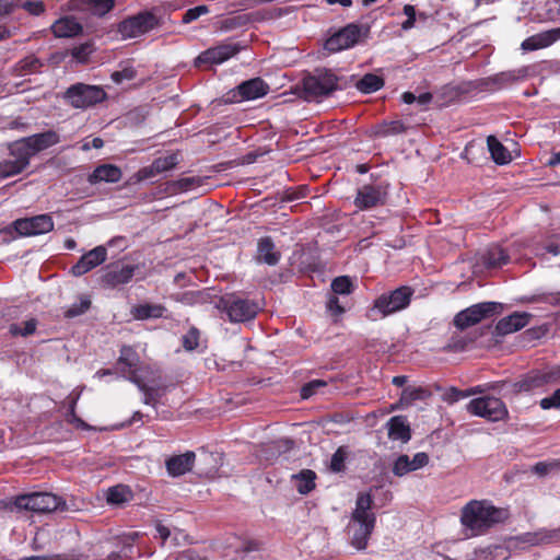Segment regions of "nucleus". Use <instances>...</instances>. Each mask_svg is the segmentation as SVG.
Segmentation results:
<instances>
[{
  "label": "nucleus",
  "mask_w": 560,
  "mask_h": 560,
  "mask_svg": "<svg viewBox=\"0 0 560 560\" xmlns=\"http://www.w3.org/2000/svg\"><path fill=\"white\" fill-rule=\"evenodd\" d=\"M487 145L494 163L504 165L512 161L509 150L494 136L487 138Z\"/></svg>",
  "instance_id": "72a5a7b5"
},
{
  "label": "nucleus",
  "mask_w": 560,
  "mask_h": 560,
  "mask_svg": "<svg viewBox=\"0 0 560 560\" xmlns=\"http://www.w3.org/2000/svg\"><path fill=\"white\" fill-rule=\"evenodd\" d=\"M133 498L129 487L124 485H117L110 487L106 492V500L112 505H121L131 501Z\"/></svg>",
  "instance_id": "e433bc0d"
},
{
  "label": "nucleus",
  "mask_w": 560,
  "mask_h": 560,
  "mask_svg": "<svg viewBox=\"0 0 560 560\" xmlns=\"http://www.w3.org/2000/svg\"><path fill=\"white\" fill-rule=\"evenodd\" d=\"M347 452L343 447H339L331 456L330 469L335 472H340L345 469V460Z\"/></svg>",
  "instance_id": "09e8293b"
},
{
  "label": "nucleus",
  "mask_w": 560,
  "mask_h": 560,
  "mask_svg": "<svg viewBox=\"0 0 560 560\" xmlns=\"http://www.w3.org/2000/svg\"><path fill=\"white\" fill-rule=\"evenodd\" d=\"M136 77V71L132 68H125L121 71L112 73V80L115 83H121L124 80H132Z\"/></svg>",
  "instance_id": "13d9d810"
},
{
  "label": "nucleus",
  "mask_w": 560,
  "mask_h": 560,
  "mask_svg": "<svg viewBox=\"0 0 560 560\" xmlns=\"http://www.w3.org/2000/svg\"><path fill=\"white\" fill-rule=\"evenodd\" d=\"M410 459L415 470L425 467L430 462L429 455L425 452H419Z\"/></svg>",
  "instance_id": "680f3d73"
},
{
  "label": "nucleus",
  "mask_w": 560,
  "mask_h": 560,
  "mask_svg": "<svg viewBox=\"0 0 560 560\" xmlns=\"http://www.w3.org/2000/svg\"><path fill=\"white\" fill-rule=\"evenodd\" d=\"M37 327V320L34 318H31L23 323V327H21L18 324H12L10 326V334L13 336H30L33 335Z\"/></svg>",
  "instance_id": "c03bdc74"
},
{
  "label": "nucleus",
  "mask_w": 560,
  "mask_h": 560,
  "mask_svg": "<svg viewBox=\"0 0 560 560\" xmlns=\"http://www.w3.org/2000/svg\"><path fill=\"white\" fill-rule=\"evenodd\" d=\"M499 308L500 304L497 302L474 304L455 315L453 320L454 326L459 330H464L495 314Z\"/></svg>",
  "instance_id": "9d476101"
},
{
  "label": "nucleus",
  "mask_w": 560,
  "mask_h": 560,
  "mask_svg": "<svg viewBox=\"0 0 560 560\" xmlns=\"http://www.w3.org/2000/svg\"><path fill=\"white\" fill-rule=\"evenodd\" d=\"M243 100H256L268 93L269 86L260 78L250 79L237 86Z\"/></svg>",
  "instance_id": "cd10ccee"
},
{
  "label": "nucleus",
  "mask_w": 560,
  "mask_h": 560,
  "mask_svg": "<svg viewBox=\"0 0 560 560\" xmlns=\"http://www.w3.org/2000/svg\"><path fill=\"white\" fill-rule=\"evenodd\" d=\"M529 74L528 67L502 71L485 79V86L490 90L509 88L518 81L525 80Z\"/></svg>",
  "instance_id": "f3484780"
},
{
  "label": "nucleus",
  "mask_w": 560,
  "mask_h": 560,
  "mask_svg": "<svg viewBox=\"0 0 560 560\" xmlns=\"http://www.w3.org/2000/svg\"><path fill=\"white\" fill-rule=\"evenodd\" d=\"M539 406L544 410L560 409V388L556 389L551 396L540 399Z\"/></svg>",
  "instance_id": "5fc2aeb1"
},
{
  "label": "nucleus",
  "mask_w": 560,
  "mask_h": 560,
  "mask_svg": "<svg viewBox=\"0 0 560 560\" xmlns=\"http://www.w3.org/2000/svg\"><path fill=\"white\" fill-rule=\"evenodd\" d=\"M280 253L276 250V246L271 237L265 236L257 244V260L269 266H275L280 260Z\"/></svg>",
  "instance_id": "bb28decb"
},
{
  "label": "nucleus",
  "mask_w": 560,
  "mask_h": 560,
  "mask_svg": "<svg viewBox=\"0 0 560 560\" xmlns=\"http://www.w3.org/2000/svg\"><path fill=\"white\" fill-rule=\"evenodd\" d=\"M155 172L159 174L174 168L178 164V156L175 153L155 159L153 162Z\"/></svg>",
  "instance_id": "a19ab883"
},
{
  "label": "nucleus",
  "mask_w": 560,
  "mask_h": 560,
  "mask_svg": "<svg viewBox=\"0 0 560 560\" xmlns=\"http://www.w3.org/2000/svg\"><path fill=\"white\" fill-rule=\"evenodd\" d=\"M107 258V249L100 245L89 250L80 257L75 265L71 267L70 272L74 277H81L97 266L102 265Z\"/></svg>",
  "instance_id": "a211bd4d"
},
{
  "label": "nucleus",
  "mask_w": 560,
  "mask_h": 560,
  "mask_svg": "<svg viewBox=\"0 0 560 560\" xmlns=\"http://www.w3.org/2000/svg\"><path fill=\"white\" fill-rule=\"evenodd\" d=\"M166 307L162 304H138L132 307L131 314L135 319L145 320L151 318H161L164 317V313L166 312Z\"/></svg>",
  "instance_id": "2f4dec72"
},
{
  "label": "nucleus",
  "mask_w": 560,
  "mask_h": 560,
  "mask_svg": "<svg viewBox=\"0 0 560 560\" xmlns=\"http://www.w3.org/2000/svg\"><path fill=\"white\" fill-rule=\"evenodd\" d=\"M18 511H31L34 513H51L55 511L65 512L69 509L67 502L50 492H33L18 495L13 501Z\"/></svg>",
  "instance_id": "7ed1b4c3"
},
{
  "label": "nucleus",
  "mask_w": 560,
  "mask_h": 560,
  "mask_svg": "<svg viewBox=\"0 0 560 560\" xmlns=\"http://www.w3.org/2000/svg\"><path fill=\"white\" fill-rule=\"evenodd\" d=\"M481 260L488 268L501 267L509 261V255L499 245H491L482 254Z\"/></svg>",
  "instance_id": "473e14b6"
},
{
  "label": "nucleus",
  "mask_w": 560,
  "mask_h": 560,
  "mask_svg": "<svg viewBox=\"0 0 560 560\" xmlns=\"http://www.w3.org/2000/svg\"><path fill=\"white\" fill-rule=\"evenodd\" d=\"M74 10L85 14L103 16L114 7V0H72Z\"/></svg>",
  "instance_id": "b1692460"
},
{
  "label": "nucleus",
  "mask_w": 560,
  "mask_h": 560,
  "mask_svg": "<svg viewBox=\"0 0 560 560\" xmlns=\"http://www.w3.org/2000/svg\"><path fill=\"white\" fill-rule=\"evenodd\" d=\"M339 79L330 71H318L314 75H308L303 80V92L306 101H318L329 96L332 92L340 89Z\"/></svg>",
  "instance_id": "39448f33"
},
{
  "label": "nucleus",
  "mask_w": 560,
  "mask_h": 560,
  "mask_svg": "<svg viewBox=\"0 0 560 560\" xmlns=\"http://www.w3.org/2000/svg\"><path fill=\"white\" fill-rule=\"evenodd\" d=\"M217 307L228 315L232 323H244L252 320L259 312V305L249 299L235 294L225 295L220 299Z\"/></svg>",
  "instance_id": "20e7f679"
},
{
  "label": "nucleus",
  "mask_w": 560,
  "mask_h": 560,
  "mask_svg": "<svg viewBox=\"0 0 560 560\" xmlns=\"http://www.w3.org/2000/svg\"><path fill=\"white\" fill-rule=\"evenodd\" d=\"M373 498L368 492H361L355 500V508L351 513L348 525L351 532V545L359 550L365 549L374 530L376 516L372 512Z\"/></svg>",
  "instance_id": "f03ea898"
},
{
  "label": "nucleus",
  "mask_w": 560,
  "mask_h": 560,
  "mask_svg": "<svg viewBox=\"0 0 560 560\" xmlns=\"http://www.w3.org/2000/svg\"><path fill=\"white\" fill-rule=\"evenodd\" d=\"M140 358L136 350L130 346H122L120 349L119 358L117 360V364L125 365L124 369H121V372L124 373L125 378L127 380V376H130L132 372L138 374V371L141 369H138Z\"/></svg>",
  "instance_id": "c85d7f7f"
},
{
  "label": "nucleus",
  "mask_w": 560,
  "mask_h": 560,
  "mask_svg": "<svg viewBox=\"0 0 560 560\" xmlns=\"http://www.w3.org/2000/svg\"><path fill=\"white\" fill-rule=\"evenodd\" d=\"M494 384H488V385H477L474 387H469L465 389V397L468 398L474 395L483 394L487 389L494 388Z\"/></svg>",
  "instance_id": "e2e57ef3"
},
{
  "label": "nucleus",
  "mask_w": 560,
  "mask_h": 560,
  "mask_svg": "<svg viewBox=\"0 0 560 560\" xmlns=\"http://www.w3.org/2000/svg\"><path fill=\"white\" fill-rule=\"evenodd\" d=\"M327 308L335 315L345 313V308L340 305L338 298L331 296L327 302Z\"/></svg>",
  "instance_id": "69168bd1"
},
{
  "label": "nucleus",
  "mask_w": 560,
  "mask_h": 560,
  "mask_svg": "<svg viewBox=\"0 0 560 560\" xmlns=\"http://www.w3.org/2000/svg\"><path fill=\"white\" fill-rule=\"evenodd\" d=\"M327 384L325 381H322V380H313L308 383H306L302 388H301V397L303 399H308L310 397H312L318 388L320 387H325Z\"/></svg>",
  "instance_id": "864d4df0"
},
{
  "label": "nucleus",
  "mask_w": 560,
  "mask_h": 560,
  "mask_svg": "<svg viewBox=\"0 0 560 560\" xmlns=\"http://www.w3.org/2000/svg\"><path fill=\"white\" fill-rule=\"evenodd\" d=\"M388 186L385 182H375L360 186L353 201L354 206L359 210H369L384 206L388 199Z\"/></svg>",
  "instance_id": "1a4fd4ad"
},
{
  "label": "nucleus",
  "mask_w": 560,
  "mask_h": 560,
  "mask_svg": "<svg viewBox=\"0 0 560 560\" xmlns=\"http://www.w3.org/2000/svg\"><path fill=\"white\" fill-rule=\"evenodd\" d=\"M406 130L405 124L400 120H394L385 124L378 133L383 137L402 133Z\"/></svg>",
  "instance_id": "3c124183"
},
{
  "label": "nucleus",
  "mask_w": 560,
  "mask_h": 560,
  "mask_svg": "<svg viewBox=\"0 0 560 560\" xmlns=\"http://www.w3.org/2000/svg\"><path fill=\"white\" fill-rule=\"evenodd\" d=\"M51 30L56 37H73L82 32V25L74 18L66 16L56 21Z\"/></svg>",
  "instance_id": "c756f323"
},
{
  "label": "nucleus",
  "mask_w": 560,
  "mask_h": 560,
  "mask_svg": "<svg viewBox=\"0 0 560 560\" xmlns=\"http://www.w3.org/2000/svg\"><path fill=\"white\" fill-rule=\"evenodd\" d=\"M469 341H472V339L468 340L459 335H454L451 337L450 342L447 343V349L455 351L464 350Z\"/></svg>",
  "instance_id": "4d7b16f0"
},
{
  "label": "nucleus",
  "mask_w": 560,
  "mask_h": 560,
  "mask_svg": "<svg viewBox=\"0 0 560 560\" xmlns=\"http://www.w3.org/2000/svg\"><path fill=\"white\" fill-rule=\"evenodd\" d=\"M291 478L295 481V488L301 494H307L315 488L316 474L311 469H302Z\"/></svg>",
  "instance_id": "c9c22d12"
},
{
  "label": "nucleus",
  "mask_w": 560,
  "mask_h": 560,
  "mask_svg": "<svg viewBox=\"0 0 560 560\" xmlns=\"http://www.w3.org/2000/svg\"><path fill=\"white\" fill-rule=\"evenodd\" d=\"M122 173L120 168L113 164H102L97 166L89 176L90 184L97 183H117L121 179Z\"/></svg>",
  "instance_id": "a878e982"
},
{
  "label": "nucleus",
  "mask_w": 560,
  "mask_h": 560,
  "mask_svg": "<svg viewBox=\"0 0 560 560\" xmlns=\"http://www.w3.org/2000/svg\"><path fill=\"white\" fill-rule=\"evenodd\" d=\"M20 5L27 12L34 15H38L44 11V4L40 1H21Z\"/></svg>",
  "instance_id": "bf43d9fd"
},
{
  "label": "nucleus",
  "mask_w": 560,
  "mask_h": 560,
  "mask_svg": "<svg viewBox=\"0 0 560 560\" xmlns=\"http://www.w3.org/2000/svg\"><path fill=\"white\" fill-rule=\"evenodd\" d=\"M557 384L551 366L541 370H533L515 383L520 392H534L545 389L547 386Z\"/></svg>",
  "instance_id": "ddd939ff"
},
{
  "label": "nucleus",
  "mask_w": 560,
  "mask_h": 560,
  "mask_svg": "<svg viewBox=\"0 0 560 560\" xmlns=\"http://www.w3.org/2000/svg\"><path fill=\"white\" fill-rule=\"evenodd\" d=\"M466 410L472 416L481 417L492 422L503 420L508 417V409L504 402L493 396L471 399L466 405Z\"/></svg>",
  "instance_id": "6e6552de"
},
{
  "label": "nucleus",
  "mask_w": 560,
  "mask_h": 560,
  "mask_svg": "<svg viewBox=\"0 0 560 560\" xmlns=\"http://www.w3.org/2000/svg\"><path fill=\"white\" fill-rule=\"evenodd\" d=\"M524 541L533 546L558 544L560 542V527L553 529L542 528L535 533H527Z\"/></svg>",
  "instance_id": "7c9ffc66"
},
{
  "label": "nucleus",
  "mask_w": 560,
  "mask_h": 560,
  "mask_svg": "<svg viewBox=\"0 0 560 560\" xmlns=\"http://www.w3.org/2000/svg\"><path fill=\"white\" fill-rule=\"evenodd\" d=\"M508 517L506 510L495 508L486 500H471L462 509L460 523L466 537H475L486 533L495 524Z\"/></svg>",
  "instance_id": "f257e3e1"
},
{
  "label": "nucleus",
  "mask_w": 560,
  "mask_h": 560,
  "mask_svg": "<svg viewBox=\"0 0 560 560\" xmlns=\"http://www.w3.org/2000/svg\"><path fill=\"white\" fill-rule=\"evenodd\" d=\"M360 35V27L355 24H349L326 40L325 49L329 52L348 49L358 43Z\"/></svg>",
  "instance_id": "dca6fc26"
},
{
  "label": "nucleus",
  "mask_w": 560,
  "mask_h": 560,
  "mask_svg": "<svg viewBox=\"0 0 560 560\" xmlns=\"http://www.w3.org/2000/svg\"><path fill=\"white\" fill-rule=\"evenodd\" d=\"M210 12L209 8L205 4L197 5L195 8L188 9L182 19V22L184 24H189L197 19H199L201 15L208 14Z\"/></svg>",
  "instance_id": "de8ad7c7"
},
{
  "label": "nucleus",
  "mask_w": 560,
  "mask_h": 560,
  "mask_svg": "<svg viewBox=\"0 0 560 560\" xmlns=\"http://www.w3.org/2000/svg\"><path fill=\"white\" fill-rule=\"evenodd\" d=\"M158 25L156 16L144 12L124 20L118 25V32L124 38H135L154 30Z\"/></svg>",
  "instance_id": "9b49d317"
},
{
  "label": "nucleus",
  "mask_w": 560,
  "mask_h": 560,
  "mask_svg": "<svg viewBox=\"0 0 560 560\" xmlns=\"http://www.w3.org/2000/svg\"><path fill=\"white\" fill-rule=\"evenodd\" d=\"M127 380L135 384L138 389L143 394V404L152 407H156L161 401L165 387H154L148 385L144 380L135 372L131 373L130 376H127Z\"/></svg>",
  "instance_id": "4be33fe9"
},
{
  "label": "nucleus",
  "mask_w": 560,
  "mask_h": 560,
  "mask_svg": "<svg viewBox=\"0 0 560 560\" xmlns=\"http://www.w3.org/2000/svg\"><path fill=\"white\" fill-rule=\"evenodd\" d=\"M392 471L395 476L402 477V476H405L411 471H416V470L412 467L410 457L406 454H401L395 459V462L393 464Z\"/></svg>",
  "instance_id": "58836bf2"
},
{
  "label": "nucleus",
  "mask_w": 560,
  "mask_h": 560,
  "mask_svg": "<svg viewBox=\"0 0 560 560\" xmlns=\"http://www.w3.org/2000/svg\"><path fill=\"white\" fill-rule=\"evenodd\" d=\"M158 174H159V172H155L154 164L152 163L149 166L140 168L137 172L136 177H137L138 182H142V180L151 179V178L155 177Z\"/></svg>",
  "instance_id": "052dcab7"
},
{
  "label": "nucleus",
  "mask_w": 560,
  "mask_h": 560,
  "mask_svg": "<svg viewBox=\"0 0 560 560\" xmlns=\"http://www.w3.org/2000/svg\"><path fill=\"white\" fill-rule=\"evenodd\" d=\"M59 142L57 132L49 130L15 141L16 151L25 153L30 159L36 153L46 150Z\"/></svg>",
  "instance_id": "f8f14e48"
},
{
  "label": "nucleus",
  "mask_w": 560,
  "mask_h": 560,
  "mask_svg": "<svg viewBox=\"0 0 560 560\" xmlns=\"http://www.w3.org/2000/svg\"><path fill=\"white\" fill-rule=\"evenodd\" d=\"M23 560H74L66 555H51V556H32Z\"/></svg>",
  "instance_id": "774afa93"
},
{
  "label": "nucleus",
  "mask_w": 560,
  "mask_h": 560,
  "mask_svg": "<svg viewBox=\"0 0 560 560\" xmlns=\"http://www.w3.org/2000/svg\"><path fill=\"white\" fill-rule=\"evenodd\" d=\"M557 39L555 32H546L533 35L525 40H523L521 48L524 51H534L537 49H541L548 47Z\"/></svg>",
  "instance_id": "f704fd0d"
},
{
  "label": "nucleus",
  "mask_w": 560,
  "mask_h": 560,
  "mask_svg": "<svg viewBox=\"0 0 560 560\" xmlns=\"http://www.w3.org/2000/svg\"><path fill=\"white\" fill-rule=\"evenodd\" d=\"M40 66V61L35 57H27L22 60V68L30 72H35Z\"/></svg>",
  "instance_id": "0e129e2a"
},
{
  "label": "nucleus",
  "mask_w": 560,
  "mask_h": 560,
  "mask_svg": "<svg viewBox=\"0 0 560 560\" xmlns=\"http://www.w3.org/2000/svg\"><path fill=\"white\" fill-rule=\"evenodd\" d=\"M404 14L407 15V20L401 24V28L408 31L415 26L416 22V9L411 4L404 7Z\"/></svg>",
  "instance_id": "6e6d98bb"
},
{
  "label": "nucleus",
  "mask_w": 560,
  "mask_h": 560,
  "mask_svg": "<svg viewBox=\"0 0 560 560\" xmlns=\"http://www.w3.org/2000/svg\"><path fill=\"white\" fill-rule=\"evenodd\" d=\"M94 47L93 44L90 42L77 45L72 48L71 55L74 59H77L79 62H85L88 61L90 55L93 52Z\"/></svg>",
  "instance_id": "49530a36"
},
{
  "label": "nucleus",
  "mask_w": 560,
  "mask_h": 560,
  "mask_svg": "<svg viewBox=\"0 0 560 560\" xmlns=\"http://www.w3.org/2000/svg\"><path fill=\"white\" fill-rule=\"evenodd\" d=\"M195 459L196 454L192 451H187L184 454L171 456L165 460L166 471L172 477L183 476L192 469Z\"/></svg>",
  "instance_id": "412c9836"
},
{
  "label": "nucleus",
  "mask_w": 560,
  "mask_h": 560,
  "mask_svg": "<svg viewBox=\"0 0 560 560\" xmlns=\"http://www.w3.org/2000/svg\"><path fill=\"white\" fill-rule=\"evenodd\" d=\"M208 294L203 291H189L179 294L176 298L177 302H180L184 305L192 306L196 304H202L207 302Z\"/></svg>",
  "instance_id": "ea45409f"
},
{
  "label": "nucleus",
  "mask_w": 560,
  "mask_h": 560,
  "mask_svg": "<svg viewBox=\"0 0 560 560\" xmlns=\"http://www.w3.org/2000/svg\"><path fill=\"white\" fill-rule=\"evenodd\" d=\"M13 228L21 236H32L50 232L54 229V221L49 214H39L18 219L13 222Z\"/></svg>",
  "instance_id": "2eb2a0df"
},
{
  "label": "nucleus",
  "mask_w": 560,
  "mask_h": 560,
  "mask_svg": "<svg viewBox=\"0 0 560 560\" xmlns=\"http://www.w3.org/2000/svg\"><path fill=\"white\" fill-rule=\"evenodd\" d=\"M384 85V80L374 73H366L355 83V88L365 94L376 92Z\"/></svg>",
  "instance_id": "4c0bfd02"
},
{
  "label": "nucleus",
  "mask_w": 560,
  "mask_h": 560,
  "mask_svg": "<svg viewBox=\"0 0 560 560\" xmlns=\"http://www.w3.org/2000/svg\"><path fill=\"white\" fill-rule=\"evenodd\" d=\"M199 345V330L195 327L190 328L186 335L183 336V347L188 350H195Z\"/></svg>",
  "instance_id": "603ef678"
},
{
  "label": "nucleus",
  "mask_w": 560,
  "mask_h": 560,
  "mask_svg": "<svg viewBox=\"0 0 560 560\" xmlns=\"http://www.w3.org/2000/svg\"><path fill=\"white\" fill-rule=\"evenodd\" d=\"M91 306V301L86 296H81L78 303H73L70 307L65 312V317L73 318L84 314Z\"/></svg>",
  "instance_id": "37998d69"
},
{
  "label": "nucleus",
  "mask_w": 560,
  "mask_h": 560,
  "mask_svg": "<svg viewBox=\"0 0 560 560\" xmlns=\"http://www.w3.org/2000/svg\"><path fill=\"white\" fill-rule=\"evenodd\" d=\"M30 164V158L25 153L16 151L15 142L10 145L9 159L0 162V176L10 177L23 172Z\"/></svg>",
  "instance_id": "aec40b11"
},
{
  "label": "nucleus",
  "mask_w": 560,
  "mask_h": 560,
  "mask_svg": "<svg viewBox=\"0 0 560 560\" xmlns=\"http://www.w3.org/2000/svg\"><path fill=\"white\" fill-rule=\"evenodd\" d=\"M539 254L544 256L545 254H551L552 256H558L560 254V246L558 244H547L538 248Z\"/></svg>",
  "instance_id": "338daca9"
},
{
  "label": "nucleus",
  "mask_w": 560,
  "mask_h": 560,
  "mask_svg": "<svg viewBox=\"0 0 560 560\" xmlns=\"http://www.w3.org/2000/svg\"><path fill=\"white\" fill-rule=\"evenodd\" d=\"M441 398L443 401L453 405L460 399H465V390L458 389L456 387H448L444 389V392L441 395Z\"/></svg>",
  "instance_id": "8fccbe9b"
},
{
  "label": "nucleus",
  "mask_w": 560,
  "mask_h": 560,
  "mask_svg": "<svg viewBox=\"0 0 560 560\" xmlns=\"http://www.w3.org/2000/svg\"><path fill=\"white\" fill-rule=\"evenodd\" d=\"M136 270L137 266L121 265L119 262L109 264L102 269L101 284L110 289L126 284L131 281Z\"/></svg>",
  "instance_id": "4468645a"
},
{
  "label": "nucleus",
  "mask_w": 560,
  "mask_h": 560,
  "mask_svg": "<svg viewBox=\"0 0 560 560\" xmlns=\"http://www.w3.org/2000/svg\"><path fill=\"white\" fill-rule=\"evenodd\" d=\"M388 438L394 441L407 443L411 439L410 425L404 416L392 417L387 423Z\"/></svg>",
  "instance_id": "393cba45"
},
{
  "label": "nucleus",
  "mask_w": 560,
  "mask_h": 560,
  "mask_svg": "<svg viewBox=\"0 0 560 560\" xmlns=\"http://www.w3.org/2000/svg\"><path fill=\"white\" fill-rule=\"evenodd\" d=\"M413 293V289L408 285L383 293L374 301V310L383 317L402 311L410 304Z\"/></svg>",
  "instance_id": "0eeeda50"
},
{
  "label": "nucleus",
  "mask_w": 560,
  "mask_h": 560,
  "mask_svg": "<svg viewBox=\"0 0 560 560\" xmlns=\"http://www.w3.org/2000/svg\"><path fill=\"white\" fill-rule=\"evenodd\" d=\"M331 289L336 294H350L353 290V283L348 276H340L332 280Z\"/></svg>",
  "instance_id": "79ce46f5"
},
{
  "label": "nucleus",
  "mask_w": 560,
  "mask_h": 560,
  "mask_svg": "<svg viewBox=\"0 0 560 560\" xmlns=\"http://www.w3.org/2000/svg\"><path fill=\"white\" fill-rule=\"evenodd\" d=\"M63 97L72 107L85 109L103 102L106 93L97 85L77 83L67 89Z\"/></svg>",
  "instance_id": "423d86ee"
},
{
  "label": "nucleus",
  "mask_w": 560,
  "mask_h": 560,
  "mask_svg": "<svg viewBox=\"0 0 560 560\" xmlns=\"http://www.w3.org/2000/svg\"><path fill=\"white\" fill-rule=\"evenodd\" d=\"M529 317L528 313L515 312L501 318L495 325L497 335L505 336L524 328L528 324Z\"/></svg>",
  "instance_id": "5701e85b"
},
{
  "label": "nucleus",
  "mask_w": 560,
  "mask_h": 560,
  "mask_svg": "<svg viewBox=\"0 0 560 560\" xmlns=\"http://www.w3.org/2000/svg\"><path fill=\"white\" fill-rule=\"evenodd\" d=\"M238 52V47L233 44H222L202 51L196 59V66L202 63L219 65Z\"/></svg>",
  "instance_id": "6ab92c4d"
},
{
  "label": "nucleus",
  "mask_w": 560,
  "mask_h": 560,
  "mask_svg": "<svg viewBox=\"0 0 560 560\" xmlns=\"http://www.w3.org/2000/svg\"><path fill=\"white\" fill-rule=\"evenodd\" d=\"M77 398H73L69 405L68 412L66 413L65 418L68 423L73 424L78 429L82 430H89L91 427L84 422L81 418H79L75 413V405H77Z\"/></svg>",
  "instance_id": "a18cd8bd"
}]
</instances>
